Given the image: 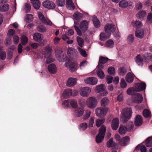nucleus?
Masks as SVG:
<instances>
[{"instance_id":"obj_5","label":"nucleus","mask_w":152,"mask_h":152,"mask_svg":"<svg viewBox=\"0 0 152 152\" xmlns=\"http://www.w3.org/2000/svg\"><path fill=\"white\" fill-rule=\"evenodd\" d=\"M38 16L39 20L41 21L44 24L47 25L52 26L54 27L56 26L49 19L45 18L43 14L40 12H38L37 13Z\"/></svg>"},{"instance_id":"obj_35","label":"nucleus","mask_w":152,"mask_h":152,"mask_svg":"<svg viewBox=\"0 0 152 152\" xmlns=\"http://www.w3.org/2000/svg\"><path fill=\"white\" fill-rule=\"evenodd\" d=\"M102 69L98 68V66L96 68L97 74L98 76L101 79L103 78L105 76L104 72L102 70Z\"/></svg>"},{"instance_id":"obj_58","label":"nucleus","mask_w":152,"mask_h":152,"mask_svg":"<svg viewBox=\"0 0 152 152\" xmlns=\"http://www.w3.org/2000/svg\"><path fill=\"white\" fill-rule=\"evenodd\" d=\"M6 57V54L5 52L1 50V48L0 47V59L4 60Z\"/></svg>"},{"instance_id":"obj_13","label":"nucleus","mask_w":152,"mask_h":152,"mask_svg":"<svg viewBox=\"0 0 152 152\" xmlns=\"http://www.w3.org/2000/svg\"><path fill=\"white\" fill-rule=\"evenodd\" d=\"M132 100L134 103H140L142 101L143 97L141 94L136 93L134 96L132 97Z\"/></svg>"},{"instance_id":"obj_20","label":"nucleus","mask_w":152,"mask_h":152,"mask_svg":"<svg viewBox=\"0 0 152 152\" xmlns=\"http://www.w3.org/2000/svg\"><path fill=\"white\" fill-rule=\"evenodd\" d=\"M77 79L75 78L70 77L67 80L66 85L69 87H72L76 84Z\"/></svg>"},{"instance_id":"obj_61","label":"nucleus","mask_w":152,"mask_h":152,"mask_svg":"<svg viewBox=\"0 0 152 152\" xmlns=\"http://www.w3.org/2000/svg\"><path fill=\"white\" fill-rule=\"evenodd\" d=\"M77 48L79 52V53L83 56L84 57L87 56V54L86 51L85 50L82 49L78 47H77Z\"/></svg>"},{"instance_id":"obj_44","label":"nucleus","mask_w":152,"mask_h":152,"mask_svg":"<svg viewBox=\"0 0 152 152\" xmlns=\"http://www.w3.org/2000/svg\"><path fill=\"white\" fill-rule=\"evenodd\" d=\"M136 91V89L134 87L130 88H128L127 90V93L128 94L130 95H134L136 93L135 92Z\"/></svg>"},{"instance_id":"obj_28","label":"nucleus","mask_w":152,"mask_h":152,"mask_svg":"<svg viewBox=\"0 0 152 152\" xmlns=\"http://www.w3.org/2000/svg\"><path fill=\"white\" fill-rule=\"evenodd\" d=\"M135 60L136 63L139 66H142L143 65V59L140 55H137Z\"/></svg>"},{"instance_id":"obj_50","label":"nucleus","mask_w":152,"mask_h":152,"mask_svg":"<svg viewBox=\"0 0 152 152\" xmlns=\"http://www.w3.org/2000/svg\"><path fill=\"white\" fill-rule=\"evenodd\" d=\"M93 21L96 28H98L100 27V25L99 20L96 17H94L93 19Z\"/></svg>"},{"instance_id":"obj_23","label":"nucleus","mask_w":152,"mask_h":152,"mask_svg":"<svg viewBox=\"0 0 152 152\" xmlns=\"http://www.w3.org/2000/svg\"><path fill=\"white\" fill-rule=\"evenodd\" d=\"M33 39L35 41L39 42L43 39V36L39 33H35L33 35Z\"/></svg>"},{"instance_id":"obj_27","label":"nucleus","mask_w":152,"mask_h":152,"mask_svg":"<svg viewBox=\"0 0 152 152\" xmlns=\"http://www.w3.org/2000/svg\"><path fill=\"white\" fill-rule=\"evenodd\" d=\"M30 1L35 9L38 10L39 9L40 3L39 0H30Z\"/></svg>"},{"instance_id":"obj_19","label":"nucleus","mask_w":152,"mask_h":152,"mask_svg":"<svg viewBox=\"0 0 152 152\" xmlns=\"http://www.w3.org/2000/svg\"><path fill=\"white\" fill-rule=\"evenodd\" d=\"M108 59L107 58H104L103 57H100L99 58V64H98V67L100 69H102L104 66L103 64L105 63L108 60Z\"/></svg>"},{"instance_id":"obj_53","label":"nucleus","mask_w":152,"mask_h":152,"mask_svg":"<svg viewBox=\"0 0 152 152\" xmlns=\"http://www.w3.org/2000/svg\"><path fill=\"white\" fill-rule=\"evenodd\" d=\"M9 6L8 4H4L0 6V11L2 12L7 11L9 9Z\"/></svg>"},{"instance_id":"obj_45","label":"nucleus","mask_w":152,"mask_h":152,"mask_svg":"<svg viewBox=\"0 0 152 152\" xmlns=\"http://www.w3.org/2000/svg\"><path fill=\"white\" fill-rule=\"evenodd\" d=\"M37 30L39 32L42 33L45 32L47 30V28L43 25H39L37 27Z\"/></svg>"},{"instance_id":"obj_21","label":"nucleus","mask_w":152,"mask_h":152,"mask_svg":"<svg viewBox=\"0 0 152 152\" xmlns=\"http://www.w3.org/2000/svg\"><path fill=\"white\" fill-rule=\"evenodd\" d=\"M142 123V119L141 116L137 115L135 118L134 125L136 126H140Z\"/></svg>"},{"instance_id":"obj_18","label":"nucleus","mask_w":152,"mask_h":152,"mask_svg":"<svg viewBox=\"0 0 152 152\" xmlns=\"http://www.w3.org/2000/svg\"><path fill=\"white\" fill-rule=\"evenodd\" d=\"M135 35L138 38L142 39L143 38L144 35V32L143 29L141 28H137Z\"/></svg>"},{"instance_id":"obj_14","label":"nucleus","mask_w":152,"mask_h":152,"mask_svg":"<svg viewBox=\"0 0 152 152\" xmlns=\"http://www.w3.org/2000/svg\"><path fill=\"white\" fill-rule=\"evenodd\" d=\"M146 85L145 83H139L136 84L135 88L137 92L145 90L146 88Z\"/></svg>"},{"instance_id":"obj_51","label":"nucleus","mask_w":152,"mask_h":152,"mask_svg":"<svg viewBox=\"0 0 152 152\" xmlns=\"http://www.w3.org/2000/svg\"><path fill=\"white\" fill-rule=\"evenodd\" d=\"M33 15L31 14H27L25 16V20L27 23L31 22L33 19Z\"/></svg>"},{"instance_id":"obj_41","label":"nucleus","mask_w":152,"mask_h":152,"mask_svg":"<svg viewBox=\"0 0 152 152\" xmlns=\"http://www.w3.org/2000/svg\"><path fill=\"white\" fill-rule=\"evenodd\" d=\"M68 54L69 56H72L76 54L77 51L74 48H69L68 49Z\"/></svg>"},{"instance_id":"obj_49","label":"nucleus","mask_w":152,"mask_h":152,"mask_svg":"<svg viewBox=\"0 0 152 152\" xmlns=\"http://www.w3.org/2000/svg\"><path fill=\"white\" fill-rule=\"evenodd\" d=\"M145 145L147 147L152 146V137H149L145 140Z\"/></svg>"},{"instance_id":"obj_55","label":"nucleus","mask_w":152,"mask_h":152,"mask_svg":"<svg viewBox=\"0 0 152 152\" xmlns=\"http://www.w3.org/2000/svg\"><path fill=\"white\" fill-rule=\"evenodd\" d=\"M146 12L145 11H141L139 12L137 14V17L142 18L145 17L146 15Z\"/></svg>"},{"instance_id":"obj_24","label":"nucleus","mask_w":152,"mask_h":152,"mask_svg":"<svg viewBox=\"0 0 152 152\" xmlns=\"http://www.w3.org/2000/svg\"><path fill=\"white\" fill-rule=\"evenodd\" d=\"M66 6L68 9L71 10H74L75 8V5L72 0H66Z\"/></svg>"},{"instance_id":"obj_7","label":"nucleus","mask_w":152,"mask_h":152,"mask_svg":"<svg viewBox=\"0 0 152 152\" xmlns=\"http://www.w3.org/2000/svg\"><path fill=\"white\" fill-rule=\"evenodd\" d=\"M80 95L83 97H88L91 91V88L88 87H85L80 88Z\"/></svg>"},{"instance_id":"obj_43","label":"nucleus","mask_w":152,"mask_h":152,"mask_svg":"<svg viewBox=\"0 0 152 152\" xmlns=\"http://www.w3.org/2000/svg\"><path fill=\"white\" fill-rule=\"evenodd\" d=\"M21 43L23 45H26L28 42V39L25 35H22L21 36Z\"/></svg>"},{"instance_id":"obj_37","label":"nucleus","mask_w":152,"mask_h":152,"mask_svg":"<svg viewBox=\"0 0 152 152\" xmlns=\"http://www.w3.org/2000/svg\"><path fill=\"white\" fill-rule=\"evenodd\" d=\"M129 5L128 1L125 0L121 1L119 3V6L122 8L127 7Z\"/></svg>"},{"instance_id":"obj_31","label":"nucleus","mask_w":152,"mask_h":152,"mask_svg":"<svg viewBox=\"0 0 152 152\" xmlns=\"http://www.w3.org/2000/svg\"><path fill=\"white\" fill-rule=\"evenodd\" d=\"M134 76L132 73H128L126 76V80L128 83H131L133 81Z\"/></svg>"},{"instance_id":"obj_59","label":"nucleus","mask_w":152,"mask_h":152,"mask_svg":"<svg viewBox=\"0 0 152 152\" xmlns=\"http://www.w3.org/2000/svg\"><path fill=\"white\" fill-rule=\"evenodd\" d=\"M108 73L111 75H114L115 74V70L114 68L113 67H110L108 69Z\"/></svg>"},{"instance_id":"obj_40","label":"nucleus","mask_w":152,"mask_h":152,"mask_svg":"<svg viewBox=\"0 0 152 152\" xmlns=\"http://www.w3.org/2000/svg\"><path fill=\"white\" fill-rule=\"evenodd\" d=\"M132 26L134 27H136L137 28L142 26V24L140 21L136 20L135 21H133L132 23Z\"/></svg>"},{"instance_id":"obj_10","label":"nucleus","mask_w":152,"mask_h":152,"mask_svg":"<svg viewBox=\"0 0 152 152\" xmlns=\"http://www.w3.org/2000/svg\"><path fill=\"white\" fill-rule=\"evenodd\" d=\"M83 17V14L78 12H75L73 15L72 18L74 21V25H77L79 21Z\"/></svg>"},{"instance_id":"obj_33","label":"nucleus","mask_w":152,"mask_h":152,"mask_svg":"<svg viewBox=\"0 0 152 152\" xmlns=\"http://www.w3.org/2000/svg\"><path fill=\"white\" fill-rule=\"evenodd\" d=\"M109 102V100L107 97H104L101 100V105L102 107H106L108 104Z\"/></svg>"},{"instance_id":"obj_57","label":"nucleus","mask_w":152,"mask_h":152,"mask_svg":"<svg viewBox=\"0 0 152 152\" xmlns=\"http://www.w3.org/2000/svg\"><path fill=\"white\" fill-rule=\"evenodd\" d=\"M77 40L79 46L82 47L84 45L83 40L79 37L77 36Z\"/></svg>"},{"instance_id":"obj_34","label":"nucleus","mask_w":152,"mask_h":152,"mask_svg":"<svg viewBox=\"0 0 152 152\" xmlns=\"http://www.w3.org/2000/svg\"><path fill=\"white\" fill-rule=\"evenodd\" d=\"M71 96V89H67L64 91L62 96L64 98H67Z\"/></svg>"},{"instance_id":"obj_32","label":"nucleus","mask_w":152,"mask_h":152,"mask_svg":"<svg viewBox=\"0 0 152 152\" xmlns=\"http://www.w3.org/2000/svg\"><path fill=\"white\" fill-rule=\"evenodd\" d=\"M51 50L52 49L50 47L47 46L42 50V54L44 56L51 55Z\"/></svg>"},{"instance_id":"obj_15","label":"nucleus","mask_w":152,"mask_h":152,"mask_svg":"<svg viewBox=\"0 0 152 152\" xmlns=\"http://www.w3.org/2000/svg\"><path fill=\"white\" fill-rule=\"evenodd\" d=\"M55 55L57 59L59 61H64L67 59V57L63 53L56 52Z\"/></svg>"},{"instance_id":"obj_62","label":"nucleus","mask_w":152,"mask_h":152,"mask_svg":"<svg viewBox=\"0 0 152 152\" xmlns=\"http://www.w3.org/2000/svg\"><path fill=\"white\" fill-rule=\"evenodd\" d=\"M126 69L124 67L118 69V73L121 75H124L126 73Z\"/></svg>"},{"instance_id":"obj_22","label":"nucleus","mask_w":152,"mask_h":152,"mask_svg":"<svg viewBox=\"0 0 152 152\" xmlns=\"http://www.w3.org/2000/svg\"><path fill=\"white\" fill-rule=\"evenodd\" d=\"M107 146L108 147H112L114 149H117L118 145L117 143L113 142V139L111 138L107 143Z\"/></svg>"},{"instance_id":"obj_48","label":"nucleus","mask_w":152,"mask_h":152,"mask_svg":"<svg viewBox=\"0 0 152 152\" xmlns=\"http://www.w3.org/2000/svg\"><path fill=\"white\" fill-rule=\"evenodd\" d=\"M134 36L132 34H129L127 37V40L129 44H132L134 41Z\"/></svg>"},{"instance_id":"obj_11","label":"nucleus","mask_w":152,"mask_h":152,"mask_svg":"<svg viewBox=\"0 0 152 152\" xmlns=\"http://www.w3.org/2000/svg\"><path fill=\"white\" fill-rule=\"evenodd\" d=\"M42 4L43 7L48 9H53L56 7L55 3L49 0H47L44 1Z\"/></svg>"},{"instance_id":"obj_38","label":"nucleus","mask_w":152,"mask_h":152,"mask_svg":"<svg viewBox=\"0 0 152 152\" xmlns=\"http://www.w3.org/2000/svg\"><path fill=\"white\" fill-rule=\"evenodd\" d=\"M114 45V42L113 41L110 39L107 41L105 44L104 45L105 47L109 48H113Z\"/></svg>"},{"instance_id":"obj_25","label":"nucleus","mask_w":152,"mask_h":152,"mask_svg":"<svg viewBox=\"0 0 152 152\" xmlns=\"http://www.w3.org/2000/svg\"><path fill=\"white\" fill-rule=\"evenodd\" d=\"M110 34L107 33H105L104 32H102L99 35L100 39L101 41H104L108 38L110 37Z\"/></svg>"},{"instance_id":"obj_56","label":"nucleus","mask_w":152,"mask_h":152,"mask_svg":"<svg viewBox=\"0 0 152 152\" xmlns=\"http://www.w3.org/2000/svg\"><path fill=\"white\" fill-rule=\"evenodd\" d=\"M24 10L26 12H28L31 9V6L30 4L28 3H25L23 7Z\"/></svg>"},{"instance_id":"obj_17","label":"nucleus","mask_w":152,"mask_h":152,"mask_svg":"<svg viewBox=\"0 0 152 152\" xmlns=\"http://www.w3.org/2000/svg\"><path fill=\"white\" fill-rule=\"evenodd\" d=\"M84 112L83 109L79 108L74 110L73 114L76 117H80L83 115Z\"/></svg>"},{"instance_id":"obj_3","label":"nucleus","mask_w":152,"mask_h":152,"mask_svg":"<svg viewBox=\"0 0 152 152\" xmlns=\"http://www.w3.org/2000/svg\"><path fill=\"white\" fill-rule=\"evenodd\" d=\"M106 127L104 125H102L100 128L99 133L96 136V140L98 143L102 142L104 138L105 133Z\"/></svg>"},{"instance_id":"obj_2","label":"nucleus","mask_w":152,"mask_h":152,"mask_svg":"<svg viewBox=\"0 0 152 152\" xmlns=\"http://www.w3.org/2000/svg\"><path fill=\"white\" fill-rule=\"evenodd\" d=\"M132 113L131 108H126L123 109L120 115V121L123 123H126L131 118Z\"/></svg>"},{"instance_id":"obj_6","label":"nucleus","mask_w":152,"mask_h":152,"mask_svg":"<svg viewBox=\"0 0 152 152\" xmlns=\"http://www.w3.org/2000/svg\"><path fill=\"white\" fill-rule=\"evenodd\" d=\"M108 110L109 108L108 107L103 108L102 107H99L96 109V114L99 117H103L106 115Z\"/></svg>"},{"instance_id":"obj_39","label":"nucleus","mask_w":152,"mask_h":152,"mask_svg":"<svg viewBox=\"0 0 152 152\" xmlns=\"http://www.w3.org/2000/svg\"><path fill=\"white\" fill-rule=\"evenodd\" d=\"M139 149L141 152H146V147L145 145L142 144H140L137 145L135 148V150L137 151Z\"/></svg>"},{"instance_id":"obj_60","label":"nucleus","mask_w":152,"mask_h":152,"mask_svg":"<svg viewBox=\"0 0 152 152\" xmlns=\"http://www.w3.org/2000/svg\"><path fill=\"white\" fill-rule=\"evenodd\" d=\"M104 122V119H98L96 121V126L97 127H100Z\"/></svg>"},{"instance_id":"obj_16","label":"nucleus","mask_w":152,"mask_h":152,"mask_svg":"<svg viewBox=\"0 0 152 152\" xmlns=\"http://www.w3.org/2000/svg\"><path fill=\"white\" fill-rule=\"evenodd\" d=\"M119 121L118 118H115L112 121L111 127L113 130H116L117 129L119 125Z\"/></svg>"},{"instance_id":"obj_47","label":"nucleus","mask_w":152,"mask_h":152,"mask_svg":"<svg viewBox=\"0 0 152 152\" xmlns=\"http://www.w3.org/2000/svg\"><path fill=\"white\" fill-rule=\"evenodd\" d=\"M91 112L90 110H86L85 111V114L83 115V118L84 120H86L88 119L90 116Z\"/></svg>"},{"instance_id":"obj_12","label":"nucleus","mask_w":152,"mask_h":152,"mask_svg":"<svg viewBox=\"0 0 152 152\" xmlns=\"http://www.w3.org/2000/svg\"><path fill=\"white\" fill-rule=\"evenodd\" d=\"M85 83L91 85H96L97 83L98 80L94 77L86 78L84 80Z\"/></svg>"},{"instance_id":"obj_29","label":"nucleus","mask_w":152,"mask_h":152,"mask_svg":"<svg viewBox=\"0 0 152 152\" xmlns=\"http://www.w3.org/2000/svg\"><path fill=\"white\" fill-rule=\"evenodd\" d=\"M130 141V138L128 136H126L122 138L120 145L122 146H125L127 145Z\"/></svg>"},{"instance_id":"obj_64","label":"nucleus","mask_w":152,"mask_h":152,"mask_svg":"<svg viewBox=\"0 0 152 152\" xmlns=\"http://www.w3.org/2000/svg\"><path fill=\"white\" fill-rule=\"evenodd\" d=\"M69 100H65L62 103V106L65 108H68L69 107Z\"/></svg>"},{"instance_id":"obj_4","label":"nucleus","mask_w":152,"mask_h":152,"mask_svg":"<svg viewBox=\"0 0 152 152\" xmlns=\"http://www.w3.org/2000/svg\"><path fill=\"white\" fill-rule=\"evenodd\" d=\"M97 100L96 97L91 96L88 98L86 102L87 106L89 108H95L97 104Z\"/></svg>"},{"instance_id":"obj_9","label":"nucleus","mask_w":152,"mask_h":152,"mask_svg":"<svg viewBox=\"0 0 152 152\" xmlns=\"http://www.w3.org/2000/svg\"><path fill=\"white\" fill-rule=\"evenodd\" d=\"M66 67L68 68L70 71L72 72L75 71L77 68V64L70 60L66 62L65 63Z\"/></svg>"},{"instance_id":"obj_26","label":"nucleus","mask_w":152,"mask_h":152,"mask_svg":"<svg viewBox=\"0 0 152 152\" xmlns=\"http://www.w3.org/2000/svg\"><path fill=\"white\" fill-rule=\"evenodd\" d=\"M106 88V87L104 85L101 84L96 86L95 91L96 93H99L103 92Z\"/></svg>"},{"instance_id":"obj_1","label":"nucleus","mask_w":152,"mask_h":152,"mask_svg":"<svg viewBox=\"0 0 152 152\" xmlns=\"http://www.w3.org/2000/svg\"><path fill=\"white\" fill-rule=\"evenodd\" d=\"M89 23L86 20H83L80 22L79 28L76 25H74V27L78 35L81 36L82 33L85 32L88 28Z\"/></svg>"},{"instance_id":"obj_54","label":"nucleus","mask_w":152,"mask_h":152,"mask_svg":"<svg viewBox=\"0 0 152 152\" xmlns=\"http://www.w3.org/2000/svg\"><path fill=\"white\" fill-rule=\"evenodd\" d=\"M143 115L145 118H150L151 117V113L147 109H145L143 110Z\"/></svg>"},{"instance_id":"obj_63","label":"nucleus","mask_w":152,"mask_h":152,"mask_svg":"<svg viewBox=\"0 0 152 152\" xmlns=\"http://www.w3.org/2000/svg\"><path fill=\"white\" fill-rule=\"evenodd\" d=\"M56 3L59 7H63L65 4V0H56Z\"/></svg>"},{"instance_id":"obj_52","label":"nucleus","mask_w":152,"mask_h":152,"mask_svg":"<svg viewBox=\"0 0 152 152\" xmlns=\"http://www.w3.org/2000/svg\"><path fill=\"white\" fill-rule=\"evenodd\" d=\"M127 129L128 131L130 132L133 130V122L131 121H129L126 125Z\"/></svg>"},{"instance_id":"obj_42","label":"nucleus","mask_w":152,"mask_h":152,"mask_svg":"<svg viewBox=\"0 0 152 152\" xmlns=\"http://www.w3.org/2000/svg\"><path fill=\"white\" fill-rule=\"evenodd\" d=\"M46 58V62L47 64H49L54 61V59L51 55L44 56Z\"/></svg>"},{"instance_id":"obj_46","label":"nucleus","mask_w":152,"mask_h":152,"mask_svg":"<svg viewBox=\"0 0 152 152\" xmlns=\"http://www.w3.org/2000/svg\"><path fill=\"white\" fill-rule=\"evenodd\" d=\"M69 104L72 107L75 108L77 107L78 105L76 100L73 99H69Z\"/></svg>"},{"instance_id":"obj_8","label":"nucleus","mask_w":152,"mask_h":152,"mask_svg":"<svg viewBox=\"0 0 152 152\" xmlns=\"http://www.w3.org/2000/svg\"><path fill=\"white\" fill-rule=\"evenodd\" d=\"M116 29V26L112 23H107L104 26V29L106 33L110 34L115 31Z\"/></svg>"},{"instance_id":"obj_30","label":"nucleus","mask_w":152,"mask_h":152,"mask_svg":"<svg viewBox=\"0 0 152 152\" xmlns=\"http://www.w3.org/2000/svg\"><path fill=\"white\" fill-rule=\"evenodd\" d=\"M48 69L49 72L51 74L56 73L57 70L56 66L53 64H51L49 65Z\"/></svg>"},{"instance_id":"obj_36","label":"nucleus","mask_w":152,"mask_h":152,"mask_svg":"<svg viewBox=\"0 0 152 152\" xmlns=\"http://www.w3.org/2000/svg\"><path fill=\"white\" fill-rule=\"evenodd\" d=\"M128 131L126 127L125 126L121 125L118 129L119 133L121 134H125Z\"/></svg>"}]
</instances>
